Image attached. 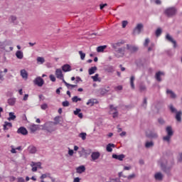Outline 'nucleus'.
<instances>
[{
  "label": "nucleus",
  "mask_w": 182,
  "mask_h": 182,
  "mask_svg": "<svg viewBox=\"0 0 182 182\" xmlns=\"http://www.w3.org/2000/svg\"><path fill=\"white\" fill-rule=\"evenodd\" d=\"M122 45H124V41H121L112 44V48H113L115 51L114 56L116 58H123L126 52V47H121Z\"/></svg>",
  "instance_id": "obj_1"
},
{
  "label": "nucleus",
  "mask_w": 182,
  "mask_h": 182,
  "mask_svg": "<svg viewBox=\"0 0 182 182\" xmlns=\"http://www.w3.org/2000/svg\"><path fill=\"white\" fill-rule=\"evenodd\" d=\"M59 122H46L43 125H41V130H46V132H48V133H53V132H56V124H58Z\"/></svg>",
  "instance_id": "obj_2"
},
{
  "label": "nucleus",
  "mask_w": 182,
  "mask_h": 182,
  "mask_svg": "<svg viewBox=\"0 0 182 182\" xmlns=\"http://www.w3.org/2000/svg\"><path fill=\"white\" fill-rule=\"evenodd\" d=\"M164 14L166 16H174L177 14V9L174 7H169L165 10Z\"/></svg>",
  "instance_id": "obj_3"
},
{
  "label": "nucleus",
  "mask_w": 182,
  "mask_h": 182,
  "mask_svg": "<svg viewBox=\"0 0 182 182\" xmlns=\"http://www.w3.org/2000/svg\"><path fill=\"white\" fill-rule=\"evenodd\" d=\"M169 109L172 113H176V119L177 122H181V114H182L181 111L177 112V109H176V108H174L173 105H170Z\"/></svg>",
  "instance_id": "obj_4"
},
{
  "label": "nucleus",
  "mask_w": 182,
  "mask_h": 182,
  "mask_svg": "<svg viewBox=\"0 0 182 182\" xmlns=\"http://www.w3.org/2000/svg\"><path fill=\"white\" fill-rule=\"evenodd\" d=\"M30 166L32 167L31 171L34 173L38 171V168H42V164L41 162L31 161Z\"/></svg>",
  "instance_id": "obj_5"
},
{
  "label": "nucleus",
  "mask_w": 182,
  "mask_h": 182,
  "mask_svg": "<svg viewBox=\"0 0 182 182\" xmlns=\"http://www.w3.org/2000/svg\"><path fill=\"white\" fill-rule=\"evenodd\" d=\"M166 133L167 136H164V140L165 141H170V139H171V136H173V129H171V127H166Z\"/></svg>",
  "instance_id": "obj_6"
},
{
  "label": "nucleus",
  "mask_w": 182,
  "mask_h": 182,
  "mask_svg": "<svg viewBox=\"0 0 182 182\" xmlns=\"http://www.w3.org/2000/svg\"><path fill=\"white\" fill-rule=\"evenodd\" d=\"M34 85H36V86H38V87H42L43 86V84L45 83V81L43 80V78L41 77H37L33 80Z\"/></svg>",
  "instance_id": "obj_7"
},
{
  "label": "nucleus",
  "mask_w": 182,
  "mask_h": 182,
  "mask_svg": "<svg viewBox=\"0 0 182 182\" xmlns=\"http://www.w3.org/2000/svg\"><path fill=\"white\" fill-rule=\"evenodd\" d=\"M100 158V152L99 151H95L92 152L91 154V161H96V160H99Z\"/></svg>",
  "instance_id": "obj_8"
},
{
  "label": "nucleus",
  "mask_w": 182,
  "mask_h": 182,
  "mask_svg": "<svg viewBox=\"0 0 182 182\" xmlns=\"http://www.w3.org/2000/svg\"><path fill=\"white\" fill-rule=\"evenodd\" d=\"M111 112H112V117L116 119L119 116V112H117V107H114L113 105L109 106Z\"/></svg>",
  "instance_id": "obj_9"
},
{
  "label": "nucleus",
  "mask_w": 182,
  "mask_h": 182,
  "mask_svg": "<svg viewBox=\"0 0 182 182\" xmlns=\"http://www.w3.org/2000/svg\"><path fill=\"white\" fill-rule=\"evenodd\" d=\"M17 133L18 134H22L23 136H26V134H28V129L23 127H21L18 129Z\"/></svg>",
  "instance_id": "obj_10"
},
{
  "label": "nucleus",
  "mask_w": 182,
  "mask_h": 182,
  "mask_svg": "<svg viewBox=\"0 0 182 182\" xmlns=\"http://www.w3.org/2000/svg\"><path fill=\"white\" fill-rule=\"evenodd\" d=\"M126 157L124 154L117 155L116 154H112V159H115V160H119V161H123V159Z\"/></svg>",
  "instance_id": "obj_11"
},
{
  "label": "nucleus",
  "mask_w": 182,
  "mask_h": 182,
  "mask_svg": "<svg viewBox=\"0 0 182 182\" xmlns=\"http://www.w3.org/2000/svg\"><path fill=\"white\" fill-rule=\"evenodd\" d=\"M86 171V167L85 166L82 165L76 168V173L78 174H82V173H85Z\"/></svg>",
  "instance_id": "obj_12"
},
{
  "label": "nucleus",
  "mask_w": 182,
  "mask_h": 182,
  "mask_svg": "<svg viewBox=\"0 0 182 182\" xmlns=\"http://www.w3.org/2000/svg\"><path fill=\"white\" fill-rule=\"evenodd\" d=\"M29 129L31 132V133H35V132H36L37 130H38L39 129V125H36L35 124H31L30 126H29Z\"/></svg>",
  "instance_id": "obj_13"
},
{
  "label": "nucleus",
  "mask_w": 182,
  "mask_h": 182,
  "mask_svg": "<svg viewBox=\"0 0 182 182\" xmlns=\"http://www.w3.org/2000/svg\"><path fill=\"white\" fill-rule=\"evenodd\" d=\"M55 76L58 79H63V74L62 73V70L58 68L55 70Z\"/></svg>",
  "instance_id": "obj_14"
},
{
  "label": "nucleus",
  "mask_w": 182,
  "mask_h": 182,
  "mask_svg": "<svg viewBox=\"0 0 182 182\" xmlns=\"http://www.w3.org/2000/svg\"><path fill=\"white\" fill-rule=\"evenodd\" d=\"M116 146L114 144H108L106 147L107 151L108 153H112L113 151V149H114Z\"/></svg>",
  "instance_id": "obj_15"
},
{
  "label": "nucleus",
  "mask_w": 182,
  "mask_h": 182,
  "mask_svg": "<svg viewBox=\"0 0 182 182\" xmlns=\"http://www.w3.org/2000/svg\"><path fill=\"white\" fill-rule=\"evenodd\" d=\"M28 151L30 153V154H35L36 151H38V149L34 146H30L28 147Z\"/></svg>",
  "instance_id": "obj_16"
},
{
  "label": "nucleus",
  "mask_w": 182,
  "mask_h": 182,
  "mask_svg": "<svg viewBox=\"0 0 182 182\" xmlns=\"http://www.w3.org/2000/svg\"><path fill=\"white\" fill-rule=\"evenodd\" d=\"M166 93L169 96V97H171V99H176V97H177L176 93H174L172 90H167Z\"/></svg>",
  "instance_id": "obj_17"
},
{
  "label": "nucleus",
  "mask_w": 182,
  "mask_h": 182,
  "mask_svg": "<svg viewBox=\"0 0 182 182\" xmlns=\"http://www.w3.org/2000/svg\"><path fill=\"white\" fill-rule=\"evenodd\" d=\"M105 72H107V73H113L114 72V68L112 65H109L105 68Z\"/></svg>",
  "instance_id": "obj_18"
},
{
  "label": "nucleus",
  "mask_w": 182,
  "mask_h": 182,
  "mask_svg": "<svg viewBox=\"0 0 182 182\" xmlns=\"http://www.w3.org/2000/svg\"><path fill=\"white\" fill-rule=\"evenodd\" d=\"M95 104H97V100L96 99H90L87 102V106H94Z\"/></svg>",
  "instance_id": "obj_19"
},
{
  "label": "nucleus",
  "mask_w": 182,
  "mask_h": 182,
  "mask_svg": "<svg viewBox=\"0 0 182 182\" xmlns=\"http://www.w3.org/2000/svg\"><path fill=\"white\" fill-rule=\"evenodd\" d=\"M62 70H63V72H70V70H72V68L70 65L65 64L63 65Z\"/></svg>",
  "instance_id": "obj_20"
},
{
  "label": "nucleus",
  "mask_w": 182,
  "mask_h": 182,
  "mask_svg": "<svg viewBox=\"0 0 182 182\" xmlns=\"http://www.w3.org/2000/svg\"><path fill=\"white\" fill-rule=\"evenodd\" d=\"M21 76L23 77V79H28V72H26V70L23 69L20 71Z\"/></svg>",
  "instance_id": "obj_21"
},
{
  "label": "nucleus",
  "mask_w": 182,
  "mask_h": 182,
  "mask_svg": "<svg viewBox=\"0 0 182 182\" xmlns=\"http://www.w3.org/2000/svg\"><path fill=\"white\" fill-rule=\"evenodd\" d=\"M16 56L17 59H23V52L21 50H17L16 52Z\"/></svg>",
  "instance_id": "obj_22"
},
{
  "label": "nucleus",
  "mask_w": 182,
  "mask_h": 182,
  "mask_svg": "<svg viewBox=\"0 0 182 182\" xmlns=\"http://www.w3.org/2000/svg\"><path fill=\"white\" fill-rule=\"evenodd\" d=\"M12 127V123L5 122L4 124V130H9V129H11Z\"/></svg>",
  "instance_id": "obj_23"
},
{
  "label": "nucleus",
  "mask_w": 182,
  "mask_h": 182,
  "mask_svg": "<svg viewBox=\"0 0 182 182\" xmlns=\"http://www.w3.org/2000/svg\"><path fill=\"white\" fill-rule=\"evenodd\" d=\"M127 49H128L129 52H136V50H137V48L134 46H130L129 44L127 45Z\"/></svg>",
  "instance_id": "obj_24"
},
{
  "label": "nucleus",
  "mask_w": 182,
  "mask_h": 182,
  "mask_svg": "<svg viewBox=\"0 0 182 182\" xmlns=\"http://www.w3.org/2000/svg\"><path fill=\"white\" fill-rule=\"evenodd\" d=\"M164 73H161V72H158L156 74V80H158V82H161V78L160 77V76H164Z\"/></svg>",
  "instance_id": "obj_25"
},
{
  "label": "nucleus",
  "mask_w": 182,
  "mask_h": 182,
  "mask_svg": "<svg viewBox=\"0 0 182 182\" xmlns=\"http://www.w3.org/2000/svg\"><path fill=\"white\" fill-rule=\"evenodd\" d=\"M96 70H97V67L96 66L92 67L88 70V73L89 75H93L96 72Z\"/></svg>",
  "instance_id": "obj_26"
},
{
  "label": "nucleus",
  "mask_w": 182,
  "mask_h": 182,
  "mask_svg": "<svg viewBox=\"0 0 182 182\" xmlns=\"http://www.w3.org/2000/svg\"><path fill=\"white\" fill-rule=\"evenodd\" d=\"M166 39L169 42H171V43H173L174 45V48H176V41H173V38L171 36H170L169 34L166 35Z\"/></svg>",
  "instance_id": "obj_27"
},
{
  "label": "nucleus",
  "mask_w": 182,
  "mask_h": 182,
  "mask_svg": "<svg viewBox=\"0 0 182 182\" xmlns=\"http://www.w3.org/2000/svg\"><path fill=\"white\" fill-rule=\"evenodd\" d=\"M9 117L8 118V120H9V122H11V120H15V119H16V116L14 112H9Z\"/></svg>",
  "instance_id": "obj_28"
},
{
  "label": "nucleus",
  "mask_w": 182,
  "mask_h": 182,
  "mask_svg": "<svg viewBox=\"0 0 182 182\" xmlns=\"http://www.w3.org/2000/svg\"><path fill=\"white\" fill-rule=\"evenodd\" d=\"M107 48V46H100L97 48V52L100 53V52H104L105 50Z\"/></svg>",
  "instance_id": "obj_29"
},
{
  "label": "nucleus",
  "mask_w": 182,
  "mask_h": 182,
  "mask_svg": "<svg viewBox=\"0 0 182 182\" xmlns=\"http://www.w3.org/2000/svg\"><path fill=\"white\" fill-rule=\"evenodd\" d=\"M135 178H136V173H132V174L129 175L128 176H126V178H127L128 181L134 180Z\"/></svg>",
  "instance_id": "obj_30"
},
{
  "label": "nucleus",
  "mask_w": 182,
  "mask_h": 182,
  "mask_svg": "<svg viewBox=\"0 0 182 182\" xmlns=\"http://www.w3.org/2000/svg\"><path fill=\"white\" fill-rule=\"evenodd\" d=\"M155 178H156V180H159V181L163 180V174H161V173H156Z\"/></svg>",
  "instance_id": "obj_31"
},
{
  "label": "nucleus",
  "mask_w": 182,
  "mask_h": 182,
  "mask_svg": "<svg viewBox=\"0 0 182 182\" xmlns=\"http://www.w3.org/2000/svg\"><path fill=\"white\" fill-rule=\"evenodd\" d=\"M136 77H134V76H132L130 78V85H131V87L132 89H134V80H135Z\"/></svg>",
  "instance_id": "obj_32"
},
{
  "label": "nucleus",
  "mask_w": 182,
  "mask_h": 182,
  "mask_svg": "<svg viewBox=\"0 0 182 182\" xmlns=\"http://www.w3.org/2000/svg\"><path fill=\"white\" fill-rule=\"evenodd\" d=\"M87 136V134L86 132H82L79 134L78 136L82 139V140H86V136Z\"/></svg>",
  "instance_id": "obj_33"
},
{
  "label": "nucleus",
  "mask_w": 182,
  "mask_h": 182,
  "mask_svg": "<svg viewBox=\"0 0 182 182\" xmlns=\"http://www.w3.org/2000/svg\"><path fill=\"white\" fill-rule=\"evenodd\" d=\"M93 82H100V79L99 78V74H95V76L91 77Z\"/></svg>",
  "instance_id": "obj_34"
},
{
  "label": "nucleus",
  "mask_w": 182,
  "mask_h": 182,
  "mask_svg": "<svg viewBox=\"0 0 182 182\" xmlns=\"http://www.w3.org/2000/svg\"><path fill=\"white\" fill-rule=\"evenodd\" d=\"M37 62L38 63L43 65V63H45V58H43V57H38Z\"/></svg>",
  "instance_id": "obj_35"
},
{
  "label": "nucleus",
  "mask_w": 182,
  "mask_h": 182,
  "mask_svg": "<svg viewBox=\"0 0 182 182\" xmlns=\"http://www.w3.org/2000/svg\"><path fill=\"white\" fill-rule=\"evenodd\" d=\"M72 101L74 103H77V102L82 101V98H79L77 96H75L72 98Z\"/></svg>",
  "instance_id": "obj_36"
},
{
  "label": "nucleus",
  "mask_w": 182,
  "mask_h": 182,
  "mask_svg": "<svg viewBox=\"0 0 182 182\" xmlns=\"http://www.w3.org/2000/svg\"><path fill=\"white\" fill-rule=\"evenodd\" d=\"M79 55H80L81 60H85V58H86V54L82 51H79Z\"/></svg>",
  "instance_id": "obj_37"
},
{
  "label": "nucleus",
  "mask_w": 182,
  "mask_h": 182,
  "mask_svg": "<svg viewBox=\"0 0 182 182\" xmlns=\"http://www.w3.org/2000/svg\"><path fill=\"white\" fill-rule=\"evenodd\" d=\"M8 103H9V105H10V106H14V105H15V99H14V98L9 99Z\"/></svg>",
  "instance_id": "obj_38"
},
{
  "label": "nucleus",
  "mask_w": 182,
  "mask_h": 182,
  "mask_svg": "<svg viewBox=\"0 0 182 182\" xmlns=\"http://www.w3.org/2000/svg\"><path fill=\"white\" fill-rule=\"evenodd\" d=\"M137 31H138V33H140V32L143 31V24L139 23L137 25Z\"/></svg>",
  "instance_id": "obj_39"
},
{
  "label": "nucleus",
  "mask_w": 182,
  "mask_h": 182,
  "mask_svg": "<svg viewBox=\"0 0 182 182\" xmlns=\"http://www.w3.org/2000/svg\"><path fill=\"white\" fill-rule=\"evenodd\" d=\"M149 43H150V39L146 38L144 43V46H145V48H147V46H149Z\"/></svg>",
  "instance_id": "obj_40"
},
{
  "label": "nucleus",
  "mask_w": 182,
  "mask_h": 182,
  "mask_svg": "<svg viewBox=\"0 0 182 182\" xmlns=\"http://www.w3.org/2000/svg\"><path fill=\"white\" fill-rule=\"evenodd\" d=\"M81 153H84V154L85 155V157H87V156H89V154H90V152H87V151H86L83 148L81 150Z\"/></svg>",
  "instance_id": "obj_41"
},
{
  "label": "nucleus",
  "mask_w": 182,
  "mask_h": 182,
  "mask_svg": "<svg viewBox=\"0 0 182 182\" xmlns=\"http://www.w3.org/2000/svg\"><path fill=\"white\" fill-rule=\"evenodd\" d=\"M17 18L16 16H11L9 17V20L11 21V22L14 23L15 22V21H16Z\"/></svg>",
  "instance_id": "obj_42"
},
{
  "label": "nucleus",
  "mask_w": 182,
  "mask_h": 182,
  "mask_svg": "<svg viewBox=\"0 0 182 182\" xmlns=\"http://www.w3.org/2000/svg\"><path fill=\"white\" fill-rule=\"evenodd\" d=\"M146 149H149V148H150V147H153V142H151V141H148V142H146Z\"/></svg>",
  "instance_id": "obj_43"
},
{
  "label": "nucleus",
  "mask_w": 182,
  "mask_h": 182,
  "mask_svg": "<svg viewBox=\"0 0 182 182\" xmlns=\"http://www.w3.org/2000/svg\"><path fill=\"white\" fill-rule=\"evenodd\" d=\"M80 112H82V109L77 108L76 110L74 111V114L75 116H77L80 113Z\"/></svg>",
  "instance_id": "obj_44"
},
{
  "label": "nucleus",
  "mask_w": 182,
  "mask_h": 182,
  "mask_svg": "<svg viewBox=\"0 0 182 182\" xmlns=\"http://www.w3.org/2000/svg\"><path fill=\"white\" fill-rule=\"evenodd\" d=\"M154 49V44L151 43L150 46L148 48V52H151Z\"/></svg>",
  "instance_id": "obj_45"
},
{
  "label": "nucleus",
  "mask_w": 182,
  "mask_h": 182,
  "mask_svg": "<svg viewBox=\"0 0 182 182\" xmlns=\"http://www.w3.org/2000/svg\"><path fill=\"white\" fill-rule=\"evenodd\" d=\"M69 105L70 104H69L68 101H64L62 103V105L63 106V107H68Z\"/></svg>",
  "instance_id": "obj_46"
},
{
  "label": "nucleus",
  "mask_w": 182,
  "mask_h": 182,
  "mask_svg": "<svg viewBox=\"0 0 182 182\" xmlns=\"http://www.w3.org/2000/svg\"><path fill=\"white\" fill-rule=\"evenodd\" d=\"M160 35H161V28H158L156 31V36H160Z\"/></svg>",
  "instance_id": "obj_47"
},
{
  "label": "nucleus",
  "mask_w": 182,
  "mask_h": 182,
  "mask_svg": "<svg viewBox=\"0 0 182 182\" xmlns=\"http://www.w3.org/2000/svg\"><path fill=\"white\" fill-rule=\"evenodd\" d=\"M41 107L42 110H46V109L48 108V104H43L41 105Z\"/></svg>",
  "instance_id": "obj_48"
},
{
  "label": "nucleus",
  "mask_w": 182,
  "mask_h": 182,
  "mask_svg": "<svg viewBox=\"0 0 182 182\" xmlns=\"http://www.w3.org/2000/svg\"><path fill=\"white\" fill-rule=\"evenodd\" d=\"M128 23H129V22L127 21H123L122 25V28H126V26H127Z\"/></svg>",
  "instance_id": "obj_49"
},
{
  "label": "nucleus",
  "mask_w": 182,
  "mask_h": 182,
  "mask_svg": "<svg viewBox=\"0 0 182 182\" xmlns=\"http://www.w3.org/2000/svg\"><path fill=\"white\" fill-rule=\"evenodd\" d=\"M50 80H51V82H56V77H55V75H50Z\"/></svg>",
  "instance_id": "obj_50"
},
{
  "label": "nucleus",
  "mask_w": 182,
  "mask_h": 182,
  "mask_svg": "<svg viewBox=\"0 0 182 182\" xmlns=\"http://www.w3.org/2000/svg\"><path fill=\"white\" fill-rule=\"evenodd\" d=\"M60 80H63V83H65V86L69 89V86H70V84L68 83L66 81H65V79L63 77V79H60Z\"/></svg>",
  "instance_id": "obj_51"
},
{
  "label": "nucleus",
  "mask_w": 182,
  "mask_h": 182,
  "mask_svg": "<svg viewBox=\"0 0 182 182\" xmlns=\"http://www.w3.org/2000/svg\"><path fill=\"white\" fill-rule=\"evenodd\" d=\"M107 90H106V89H104V88H102V89H100V93L101 94V95H105V93H107Z\"/></svg>",
  "instance_id": "obj_52"
},
{
  "label": "nucleus",
  "mask_w": 182,
  "mask_h": 182,
  "mask_svg": "<svg viewBox=\"0 0 182 182\" xmlns=\"http://www.w3.org/2000/svg\"><path fill=\"white\" fill-rule=\"evenodd\" d=\"M111 182H122V181H120V178H111Z\"/></svg>",
  "instance_id": "obj_53"
},
{
  "label": "nucleus",
  "mask_w": 182,
  "mask_h": 182,
  "mask_svg": "<svg viewBox=\"0 0 182 182\" xmlns=\"http://www.w3.org/2000/svg\"><path fill=\"white\" fill-rule=\"evenodd\" d=\"M17 181L18 182H25V178H23L22 177H18V178H17Z\"/></svg>",
  "instance_id": "obj_54"
},
{
  "label": "nucleus",
  "mask_w": 182,
  "mask_h": 182,
  "mask_svg": "<svg viewBox=\"0 0 182 182\" xmlns=\"http://www.w3.org/2000/svg\"><path fill=\"white\" fill-rule=\"evenodd\" d=\"M74 153L75 152L73 151V149H70V148H68V154H69V156H73Z\"/></svg>",
  "instance_id": "obj_55"
},
{
  "label": "nucleus",
  "mask_w": 182,
  "mask_h": 182,
  "mask_svg": "<svg viewBox=\"0 0 182 182\" xmlns=\"http://www.w3.org/2000/svg\"><path fill=\"white\" fill-rule=\"evenodd\" d=\"M158 122L159 124H164V119H163L162 118H159L158 119Z\"/></svg>",
  "instance_id": "obj_56"
},
{
  "label": "nucleus",
  "mask_w": 182,
  "mask_h": 182,
  "mask_svg": "<svg viewBox=\"0 0 182 182\" xmlns=\"http://www.w3.org/2000/svg\"><path fill=\"white\" fill-rule=\"evenodd\" d=\"M149 137H152L154 139H156L157 137V134L156 133H152L151 135H148Z\"/></svg>",
  "instance_id": "obj_57"
},
{
  "label": "nucleus",
  "mask_w": 182,
  "mask_h": 182,
  "mask_svg": "<svg viewBox=\"0 0 182 182\" xmlns=\"http://www.w3.org/2000/svg\"><path fill=\"white\" fill-rule=\"evenodd\" d=\"M124 171L132 170V166H124Z\"/></svg>",
  "instance_id": "obj_58"
},
{
  "label": "nucleus",
  "mask_w": 182,
  "mask_h": 182,
  "mask_svg": "<svg viewBox=\"0 0 182 182\" xmlns=\"http://www.w3.org/2000/svg\"><path fill=\"white\" fill-rule=\"evenodd\" d=\"M105 6H107V4H100V9L102 10Z\"/></svg>",
  "instance_id": "obj_59"
},
{
  "label": "nucleus",
  "mask_w": 182,
  "mask_h": 182,
  "mask_svg": "<svg viewBox=\"0 0 182 182\" xmlns=\"http://www.w3.org/2000/svg\"><path fill=\"white\" fill-rule=\"evenodd\" d=\"M28 97H29V95L26 94L23 98V100L26 101L28 100Z\"/></svg>",
  "instance_id": "obj_60"
},
{
  "label": "nucleus",
  "mask_w": 182,
  "mask_h": 182,
  "mask_svg": "<svg viewBox=\"0 0 182 182\" xmlns=\"http://www.w3.org/2000/svg\"><path fill=\"white\" fill-rule=\"evenodd\" d=\"M73 182H80V178L79 177L75 178L73 180Z\"/></svg>",
  "instance_id": "obj_61"
},
{
  "label": "nucleus",
  "mask_w": 182,
  "mask_h": 182,
  "mask_svg": "<svg viewBox=\"0 0 182 182\" xmlns=\"http://www.w3.org/2000/svg\"><path fill=\"white\" fill-rule=\"evenodd\" d=\"M3 72L2 71H0V80H4V75H2Z\"/></svg>",
  "instance_id": "obj_62"
},
{
  "label": "nucleus",
  "mask_w": 182,
  "mask_h": 182,
  "mask_svg": "<svg viewBox=\"0 0 182 182\" xmlns=\"http://www.w3.org/2000/svg\"><path fill=\"white\" fill-rule=\"evenodd\" d=\"M126 134H127L126 132H122L121 134H119V136H121V137H124Z\"/></svg>",
  "instance_id": "obj_63"
},
{
  "label": "nucleus",
  "mask_w": 182,
  "mask_h": 182,
  "mask_svg": "<svg viewBox=\"0 0 182 182\" xmlns=\"http://www.w3.org/2000/svg\"><path fill=\"white\" fill-rule=\"evenodd\" d=\"M46 177H48V175H46V174H43V175L40 177V178H41V180H43V178H46Z\"/></svg>",
  "instance_id": "obj_64"
}]
</instances>
